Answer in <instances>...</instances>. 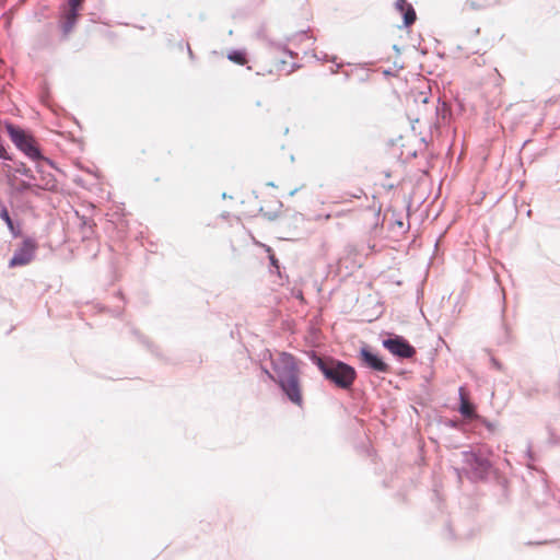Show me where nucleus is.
I'll return each mask as SVG.
<instances>
[{"label": "nucleus", "mask_w": 560, "mask_h": 560, "mask_svg": "<svg viewBox=\"0 0 560 560\" xmlns=\"http://www.w3.org/2000/svg\"><path fill=\"white\" fill-rule=\"evenodd\" d=\"M271 362L275 374L265 370L266 375L281 387L291 402L302 407L303 394L300 383V369L295 358L290 353L281 352Z\"/></svg>", "instance_id": "nucleus-1"}, {"label": "nucleus", "mask_w": 560, "mask_h": 560, "mask_svg": "<svg viewBox=\"0 0 560 560\" xmlns=\"http://www.w3.org/2000/svg\"><path fill=\"white\" fill-rule=\"evenodd\" d=\"M314 361L324 376L335 386L341 389L352 387L357 377L355 370L352 366L335 359L315 357Z\"/></svg>", "instance_id": "nucleus-2"}, {"label": "nucleus", "mask_w": 560, "mask_h": 560, "mask_svg": "<svg viewBox=\"0 0 560 560\" xmlns=\"http://www.w3.org/2000/svg\"><path fill=\"white\" fill-rule=\"evenodd\" d=\"M5 129L11 141L26 156L33 161L40 160L43 158L36 140L31 133L13 124H7Z\"/></svg>", "instance_id": "nucleus-3"}, {"label": "nucleus", "mask_w": 560, "mask_h": 560, "mask_svg": "<svg viewBox=\"0 0 560 560\" xmlns=\"http://www.w3.org/2000/svg\"><path fill=\"white\" fill-rule=\"evenodd\" d=\"M271 65L275 71L290 74L298 67L296 54L290 50L279 51L271 57Z\"/></svg>", "instance_id": "nucleus-4"}, {"label": "nucleus", "mask_w": 560, "mask_h": 560, "mask_svg": "<svg viewBox=\"0 0 560 560\" xmlns=\"http://www.w3.org/2000/svg\"><path fill=\"white\" fill-rule=\"evenodd\" d=\"M36 249L37 244L33 240H24L21 247L15 250L13 257L10 259L9 266L11 268H14L18 266H25L30 264L34 258Z\"/></svg>", "instance_id": "nucleus-5"}, {"label": "nucleus", "mask_w": 560, "mask_h": 560, "mask_svg": "<svg viewBox=\"0 0 560 560\" xmlns=\"http://www.w3.org/2000/svg\"><path fill=\"white\" fill-rule=\"evenodd\" d=\"M383 346L394 355L409 359L416 354L415 348L400 337L386 339Z\"/></svg>", "instance_id": "nucleus-6"}, {"label": "nucleus", "mask_w": 560, "mask_h": 560, "mask_svg": "<svg viewBox=\"0 0 560 560\" xmlns=\"http://www.w3.org/2000/svg\"><path fill=\"white\" fill-rule=\"evenodd\" d=\"M360 359L365 366H368L374 371L383 372V373H386L389 371V366L382 359H380L376 354L371 352L368 348H362L360 350Z\"/></svg>", "instance_id": "nucleus-7"}, {"label": "nucleus", "mask_w": 560, "mask_h": 560, "mask_svg": "<svg viewBox=\"0 0 560 560\" xmlns=\"http://www.w3.org/2000/svg\"><path fill=\"white\" fill-rule=\"evenodd\" d=\"M395 8L399 11L404 16V25L406 27L411 26L417 19L416 11L413 7L407 0H396Z\"/></svg>", "instance_id": "nucleus-8"}, {"label": "nucleus", "mask_w": 560, "mask_h": 560, "mask_svg": "<svg viewBox=\"0 0 560 560\" xmlns=\"http://www.w3.org/2000/svg\"><path fill=\"white\" fill-rule=\"evenodd\" d=\"M460 407L459 411L465 418L472 419L476 417L475 407L469 402L467 392L464 387L459 388Z\"/></svg>", "instance_id": "nucleus-9"}, {"label": "nucleus", "mask_w": 560, "mask_h": 560, "mask_svg": "<svg viewBox=\"0 0 560 560\" xmlns=\"http://www.w3.org/2000/svg\"><path fill=\"white\" fill-rule=\"evenodd\" d=\"M79 13L72 12V11H66L62 20H61V30L63 32L65 36H68L69 33L74 27L77 20H78Z\"/></svg>", "instance_id": "nucleus-10"}, {"label": "nucleus", "mask_w": 560, "mask_h": 560, "mask_svg": "<svg viewBox=\"0 0 560 560\" xmlns=\"http://www.w3.org/2000/svg\"><path fill=\"white\" fill-rule=\"evenodd\" d=\"M0 218L5 222L7 226L14 236H19L21 234L20 229L14 225L9 214V211L5 207H2V209L0 210Z\"/></svg>", "instance_id": "nucleus-11"}, {"label": "nucleus", "mask_w": 560, "mask_h": 560, "mask_svg": "<svg viewBox=\"0 0 560 560\" xmlns=\"http://www.w3.org/2000/svg\"><path fill=\"white\" fill-rule=\"evenodd\" d=\"M228 58L237 63V65H241V66H244L246 62H247V59L244 55V52L242 51H232L231 54H229Z\"/></svg>", "instance_id": "nucleus-12"}, {"label": "nucleus", "mask_w": 560, "mask_h": 560, "mask_svg": "<svg viewBox=\"0 0 560 560\" xmlns=\"http://www.w3.org/2000/svg\"><path fill=\"white\" fill-rule=\"evenodd\" d=\"M84 0H68V10L72 12H78L82 5Z\"/></svg>", "instance_id": "nucleus-13"}, {"label": "nucleus", "mask_w": 560, "mask_h": 560, "mask_svg": "<svg viewBox=\"0 0 560 560\" xmlns=\"http://www.w3.org/2000/svg\"><path fill=\"white\" fill-rule=\"evenodd\" d=\"M419 98L423 104L428 103V96L424 93H420Z\"/></svg>", "instance_id": "nucleus-14"}, {"label": "nucleus", "mask_w": 560, "mask_h": 560, "mask_svg": "<svg viewBox=\"0 0 560 560\" xmlns=\"http://www.w3.org/2000/svg\"><path fill=\"white\" fill-rule=\"evenodd\" d=\"M556 396L559 397L560 396V381H557V384H556Z\"/></svg>", "instance_id": "nucleus-15"}, {"label": "nucleus", "mask_w": 560, "mask_h": 560, "mask_svg": "<svg viewBox=\"0 0 560 560\" xmlns=\"http://www.w3.org/2000/svg\"><path fill=\"white\" fill-rule=\"evenodd\" d=\"M30 188H31V184L25 183V182H23V183L21 184V190L30 189Z\"/></svg>", "instance_id": "nucleus-16"}, {"label": "nucleus", "mask_w": 560, "mask_h": 560, "mask_svg": "<svg viewBox=\"0 0 560 560\" xmlns=\"http://www.w3.org/2000/svg\"><path fill=\"white\" fill-rule=\"evenodd\" d=\"M270 260H271V264H272L273 266L278 267V266H277L278 260L276 259V257H275V255H273V254H272V255H270Z\"/></svg>", "instance_id": "nucleus-17"}, {"label": "nucleus", "mask_w": 560, "mask_h": 560, "mask_svg": "<svg viewBox=\"0 0 560 560\" xmlns=\"http://www.w3.org/2000/svg\"><path fill=\"white\" fill-rule=\"evenodd\" d=\"M23 167H25V166L23 165ZM27 172H30L27 168H21V170H20V173H24V174H26Z\"/></svg>", "instance_id": "nucleus-18"}, {"label": "nucleus", "mask_w": 560, "mask_h": 560, "mask_svg": "<svg viewBox=\"0 0 560 560\" xmlns=\"http://www.w3.org/2000/svg\"><path fill=\"white\" fill-rule=\"evenodd\" d=\"M23 167H25V166L23 165ZM27 172H30L27 168H21V170H20V173H24V174H26Z\"/></svg>", "instance_id": "nucleus-19"}, {"label": "nucleus", "mask_w": 560, "mask_h": 560, "mask_svg": "<svg viewBox=\"0 0 560 560\" xmlns=\"http://www.w3.org/2000/svg\"><path fill=\"white\" fill-rule=\"evenodd\" d=\"M23 167H25V166L23 165ZM27 172H30L27 168H21V170H20V173H24V174H26Z\"/></svg>", "instance_id": "nucleus-20"}]
</instances>
